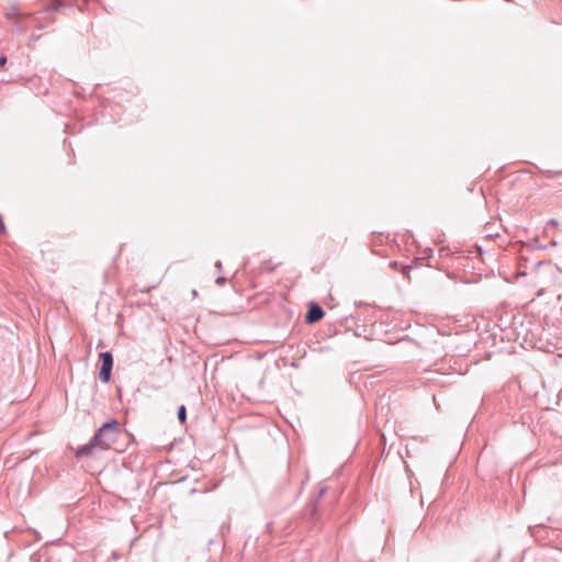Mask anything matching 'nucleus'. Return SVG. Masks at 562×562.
<instances>
[{
    "label": "nucleus",
    "instance_id": "nucleus-1",
    "mask_svg": "<svg viewBox=\"0 0 562 562\" xmlns=\"http://www.w3.org/2000/svg\"><path fill=\"white\" fill-rule=\"evenodd\" d=\"M120 432V424L115 419L104 423L92 436L89 442L78 447L76 457L85 458L91 456L95 451L110 449L119 439Z\"/></svg>",
    "mask_w": 562,
    "mask_h": 562
},
{
    "label": "nucleus",
    "instance_id": "nucleus-2",
    "mask_svg": "<svg viewBox=\"0 0 562 562\" xmlns=\"http://www.w3.org/2000/svg\"><path fill=\"white\" fill-rule=\"evenodd\" d=\"M99 359L101 361V368L99 372V379L103 383H109L111 380L113 369V356L109 351L100 352Z\"/></svg>",
    "mask_w": 562,
    "mask_h": 562
},
{
    "label": "nucleus",
    "instance_id": "nucleus-3",
    "mask_svg": "<svg viewBox=\"0 0 562 562\" xmlns=\"http://www.w3.org/2000/svg\"><path fill=\"white\" fill-rule=\"evenodd\" d=\"M452 376L453 375L451 373H443L439 370H429L426 380L437 385H446L451 383Z\"/></svg>",
    "mask_w": 562,
    "mask_h": 562
},
{
    "label": "nucleus",
    "instance_id": "nucleus-4",
    "mask_svg": "<svg viewBox=\"0 0 562 562\" xmlns=\"http://www.w3.org/2000/svg\"><path fill=\"white\" fill-rule=\"evenodd\" d=\"M324 311L317 303H311L307 313L305 315V322L313 324L321 321L324 317Z\"/></svg>",
    "mask_w": 562,
    "mask_h": 562
},
{
    "label": "nucleus",
    "instance_id": "nucleus-5",
    "mask_svg": "<svg viewBox=\"0 0 562 562\" xmlns=\"http://www.w3.org/2000/svg\"><path fill=\"white\" fill-rule=\"evenodd\" d=\"M64 7V2L61 0H53L49 4L46 5V12H57L60 8Z\"/></svg>",
    "mask_w": 562,
    "mask_h": 562
},
{
    "label": "nucleus",
    "instance_id": "nucleus-6",
    "mask_svg": "<svg viewBox=\"0 0 562 562\" xmlns=\"http://www.w3.org/2000/svg\"><path fill=\"white\" fill-rule=\"evenodd\" d=\"M178 419L181 424H184L187 420V408L184 405L179 406L177 413Z\"/></svg>",
    "mask_w": 562,
    "mask_h": 562
},
{
    "label": "nucleus",
    "instance_id": "nucleus-7",
    "mask_svg": "<svg viewBox=\"0 0 562 562\" xmlns=\"http://www.w3.org/2000/svg\"><path fill=\"white\" fill-rule=\"evenodd\" d=\"M225 281H226L225 277H222V276H220V277H217V278L215 279V283H216L217 285H223V284L225 283Z\"/></svg>",
    "mask_w": 562,
    "mask_h": 562
},
{
    "label": "nucleus",
    "instance_id": "nucleus-8",
    "mask_svg": "<svg viewBox=\"0 0 562 562\" xmlns=\"http://www.w3.org/2000/svg\"><path fill=\"white\" fill-rule=\"evenodd\" d=\"M8 61V58L7 56H0V67H3Z\"/></svg>",
    "mask_w": 562,
    "mask_h": 562
},
{
    "label": "nucleus",
    "instance_id": "nucleus-9",
    "mask_svg": "<svg viewBox=\"0 0 562 562\" xmlns=\"http://www.w3.org/2000/svg\"><path fill=\"white\" fill-rule=\"evenodd\" d=\"M215 268H216L218 271H222V269H223V265H222V261H221V260H217V261L215 262Z\"/></svg>",
    "mask_w": 562,
    "mask_h": 562
},
{
    "label": "nucleus",
    "instance_id": "nucleus-10",
    "mask_svg": "<svg viewBox=\"0 0 562 562\" xmlns=\"http://www.w3.org/2000/svg\"><path fill=\"white\" fill-rule=\"evenodd\" d=\"M0 229L2 233H4V231H5V226L1 220H0Z\"/></svg>",
    "mask_w": 562,
    "mask_h": 562
},
{
    "label": "nucleus",
    "instance_id": "nucleus-11",
    "mask_svg": "<svg viewBox=\"0 0 562 562\" xmlns=\"http://www.w3.org/2000/svg\"><path fill=\"white\" fill-rule=\"evenodd\" d=\"M389 265L391 268H395L397 267V261H391Z\"/></svg>",
    "mask_w": 562,
    "mask_h": 562
},
{
    "label": "nucleus",
    "instance_id": "nucleus-12",
    "mask_svg": "<svg viewBox=\"0 0 562 562\" xmlns=\"http://www.w3.org/2000/svg\"><path fill=\"white\" fill-rule=\"evenodd\" d=\"M409 267H404L403 268V273H406V270L408 269Z\"/></svg>",
    "mask_w": 562,
    "mask_h": 562
},
{
    "label": "nucleus",
    "instance_id": "nucleus-13",
    "mask_svg": "<svg viewBox=\"0 0 562 562\" xmlns=\"http://www.w3.org/2000/svg\"><path fill=\"white\" fill-rule=\"evenodd\" d=\"M325 490H321L319 491V496H322L324 494Z\"/></svg>",
    "mask_w": 562,
    "mask_h": 562
}]
</instances>
